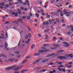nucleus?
Masks as SVG:
<instances>
[{
  "label": "nucleus",
  "mask_w": 73,
  "mask_h": 73,
  "mask_svg": "<svg viewBox=\"0 0 73 73\" xmlns=\"http://www.w3.org/2000/svg\"><path fill=\"white\" fill-rule=\"evenodd\" d=\"M66 9H64L63 10V12H64V15H66V16L68 17L70 16V14H71L72 13V11L69 10V11H70V12H66Z\"/></svg>",
  "instance_id": "obj_1"
},
{
  "label": "nucleus",
  "mask_w": 73,
  "mask_h": 73,
  "mask_svg": "<svg viewBox=\"0 0 73 73\" xmlns=\"http://www.w3.org/2000/svg\"><path fill=\"white\" fill-rule=\"evenodd\" d=\"M69 57V54H67L65 55V56H59L58 57V58L60 60H64V59H67V58H68ZM66 57L67 58H66Z\"/></svg>",
  "instance_id": "obj_2"
},
{
  "label": "nucleus",
  "mask_w": 73,
  "mask_h": 73,
  "mask_svg": "<svg viewBox=\"0 0 73 73\" xmlns=\"http://www.w3.org/2000/svg\"><path fill=\"white\" fill-rule=\"evenodd\" d=\"M17 67V65H15L14 66H13L12 67H10L8 68H5V70H12V69H15V68H16Z\"/></svg>",
  "instance_id": "obj_3"
},
{
  "label": "nucleus",
  "mask_w": 73,
  "mask_h": 73,
  "mask_svg": "<svg viewBox=\"0 0 73 73\" xmlns=\"http://www.w3.org/2000/svg\"><path fill=\"white\" fill-rule=\"evenodd\" d=\"M48 51H49V50H39L38 51V53H43V52H48Z\"/></svg>",
  "instance_id": "obj_4"
},
{
  "label": "nucleus",
  "mask_w": 73,
  "mask_h": 73,
  "mask_svg": "<svg viewBox=\"0 0 73 73\" xmlns=\"http://www.w3.org/2000/svg\"><path fill=\"white\" fill-rule=\"evenodd\" d=\"M42 60V58H39L36 61H35V62L36 63H37V62H40V61Z\"/></svg>",
  "instance_id": "obj_5"
},
{
  "label": "nucleus",
  "mask_w": 73,
  "mask_h": 73,
  "mask_svg": "<svg viewBox=\"0 0 73 73\" xmlns=\"http://www.w3.org/2000/svg\"><path fill=\"white\" fill-rule=\"evenodd\" d=\"M54 54H55V53L49 54L46 56V57H50L51 56H53L54 55Z\"/></svg>",
  "instance_id": "obj_6"
},
{
  "label": "nucleus",
  "mask_w": 73,
  "mask_h": 73,
  "mask_svg": "<svg viewBox=\"0 0 73 73\" xmlns=\"http://www.w3.org/2000/svg\"><path fill=\"white\" fill-rule=\"evenodd\" d=\"M48 61H49V59H46L43 60L42 61V63L46 62H48Z\"/></svg>",
  "instance_id": "obj_7"
},
{
  "label": "nucleus",
  "mask_w": 73,
  "mask_h": 73,
  "mask_svg": "<svg viewBox=\"0 0 73 73\" xmlns=\"http://www.w3.org/2000/svg\"><path fill=\"white\" fill-rule=\"evenodd\" d=\"M5 49H6V48H7V47L8 46V43H7V42H5Z\"/></svg>",
  "instance_id": "obj_8"
},
{
  "label": "nucleus",
  "mask_w": 73,
  "mask_h": 73,
  "mask_svg": "<svg viewBox=\"0 0 73 73\" xmlns=\"http://www.w3.org/2000/svg\"><path fill=\"white\" fill-rule=\"evenodd\" d=\"M18 21L20 22V23H22V24H23L24 23L23 22V19H18Z\"/></svg>",
  "instance_id": "obj_9"
},
{
  "label": "nucleus",
  "mask_w": 73,
  "mask_h": 73,
  "mask_svg": "<svg viewBox=\"0 0 73 73\" xmlns=\"http://www.w3.org/2000/svg\"><path fill=\"white\" fill-rule=\"evenodd\" d=\"M27 59H25V60H23V61L22 62V64H25V62H26L27 61Z\"/></svg>",
  "instance_id": "obj_10"
},
{
  "label": "nucleus",
  "mask_w": 73,
  "mask_h": 73,
  "mask_svg": "<svg viewBox=\"0 0 73 73\" xmlns=\"http://www.w3.org/2000/svg\"><path fill=\"white\" fill-rule=\"evenodd\" d=\"M64 52V50H59L57 51V53H62V52Z\"/></svg>",
  "instance_id": "obj_11"
},
{
  "label": "nucleus",
  "mask_w": 73,
  "mask_h": 73,
  "mask_svg": "<svg viewBox=\"0 0 73 73\" xmlns=\"http://www.w3.org/2000/svg\"><path fill=\"white\" fill-rule=\"evenodd\" d=\"M53 46L56 47H60V45H57V44H54L53 45Z\"/></svg>",
  "instance_id": "obj_12"
},
{
  "label": "nucleus",
  "mask_w": 73,
  "mask_h": 73,
  "mask_svg": "<svg viewBox=\"0 0 73 73\" xmlns=\"http://www.w3.org/2000/svg\"><path fill=\"white\" fill-rule=\"evenodd\" d=\"M15 60V58H11V59H9V61H11V62L13 61H14V60Z\"/></svg>",
  "instance_id": "obj_13"
},
{
  "label": "nucleus",
  "mask_w": 73,
  "mask_h": 73,
  "mask_svg": "<svg viewBox=\"0 0 73 73\" xmlns=\"http://www.w3.org/2000/svg\"><path fill=\"white\" fill-rule=\"evenodd\" d=\"M40 54V53H36L34 55L35 56H39Z\"/></svg>",
  "instance_id": "obj_14"
},
{
  "label": "nucleus",
  "mask_w": 73,
  "mask_h": 73,
  "mask_svg": "<svg viewBox=\"0 0 73 73\" xmlns=\"http://www.w3.org/2000/svg\"><path fill=\"white\" fill-rule=\"evenodd\" d=\"M35 46V45L34 44H32L31 45V48L32 49H33V47Z\"/></svg>",
  "instance_id": "obj_15"
},
{
  "label": "nucleus",
  "mask_w": 73,
  "mask_h": 73,
  "mask_svg": "<svg viewBox=\"0 0 73 73\" xmlns=\"http://www.w3.org/2000/svg\"><path fill=\"white\" fill-rule=\"evenodd\" d=\"M1 56H2V57H7V56H5V55L3 54H1Z\"/></svg>",
  "instance_id": "obj_16"
},
{
  "label": "nucleus",
  "mask_w": 73,
  "mask_h": 73,
  "mask_svg": "<svg viewBox=\"0 0 73 73\" xmlns=\"http://www.w3.org/2000/svg\"><path fill=\"white\" fill-rule=\"evenodd\" d=\"M57 12H58V13H59V12H60V13H62V11H61V10L60 9H59L57 11Z\"/></svg>",
  "instance_id": "obj_17"
},
{
  "label": "nucleus",
  "mask_w": 73,
  "mask_h": 73,
  "mask_svg": "<svg viewBox=\"0 0 73 73\" xmlns=\"http://www.w3.org/2000/svg\"><path fill=\"white\" fill-rule=\"evenodd\" d=\"M19 69V67H17L15 69H14V70H15V71H17V70H18Z\"/></svg>",
  "instance_id": "obj_18"
},
{
  "label": "nucleus",
  "mask_w": 73,
  "mask_h": 73,
  "mask_svg": "<svg viewBox=\"0 0 73 73\" xmlns=\"http://www.w3.org/2000/svg\"><path fill=\"white\" fill-rule=\"evenodd\" d=\"M0 5H2V6H4L5 5V4L4 3H0Z\"/></svg>",
  "instance_id": "obj_19"
},
{
  "label": "nucleus",
  "mask_w": 73,
  "mask_h": 73,
  "mask_svg": "<svg viewBox=\"0 0 73 73\" xmlns=\"http://www.w3.org/2000/svg\"><path fill=\"white\" fill-rule=\"evenodd\" d=\"M58 67L59 68H63L64 67V65L61 64L60 65V66H58Z\"/></svg>",
  "instance_id": "obj_20"
},
{
  "label": "nucleus",
  "mask_w": 73,
  "mask_h": 73,
  "mask_svg": "<svg viewBox=\"0 0 73 73\" xmlns=\"http://www.w3.org/2000/svg\"><path fill=\"white\" fill-rule=\"evenodd\" d=\"M57 69L58 70H59L60 72L62 71V69L60 68H57Z\"/></svg>",
  "instance_id": "obj_21"
},
{
  "label": "nucleus",
  "mask_w": 73,
  "mask_h": 73,
  "mask_svg": "<svg viewBox=\"0 0 73 73\" xmlns=\"http://www.w3.org/2000/svg\"><path fill=\"white\" fill-rule=\"evenodd\" d=\"M49 32V30L48 29H46L44 31V32L45 33H46V32Z\"/></svg>",
  "instance_id": "obj_22"
},
{
  "label": "nucleus",
  "mask_w": 73,
  "mask_h": 73,
  "mask_svg": "<svg viewBox=\"0 0 73 73\" xmlns=\"http://www.w3.org/2000/svg\"><path fill=\"white\" fill-rule=\"evenodd\" d=\"M31 57V56H27L26 57L25 59H28V58H30Z\"/></svg>",
  "instance_id": "obj_23"
},
{
  "label": "nucleus",
  "mask_w": 73,
  "mask_h": 73,
  "mask_svg": "<svg viewBox=\"0 0 73 73\" xmlns=\"http://www.w3.org/2000/svg\"><path fill=\"white\" fill-rule=\"evenodd\" d=\"M63 44H65V45H68V44H69L67 42H63Z\"/></svg>",
  "instance_id": "obj_24"
},
{
  "label": "nucleus",
  "mask_w": 73,
  "mask_h": 73,
  "mask_svg": "<svg viewBox=\"0 0 73 73\" xmlns=\"http://www.w3.org/2000/svg\"><path fill=\"white\" fill-rule=\"evenodd\" d=\"M23 67H24V65H22L20 66L19 67V69H21V68H23Z\"/></svg>",
  "instance_id": "obj_25"
},
{
  "label": "nucleus",
  "mask_w": 73,
  "mask_h": 73,
  "mask_svg": "<svg viewBox=\"0 0 73 73\" xmlns=\"http://www.w3.org/2000/svg\"><path fill=\"white\" fill-rule=\"evenodd\" d=\"M72 66L71 65H68L67 66V68H72Z\"/></svg>",
  "instance_id": "obj_26"
},
{
  "label": "nucleus",
  "mask_w": 73,
  "mask_h": 73,
  "mask_svg": "<svg viewBox=\"0 0 73 73\" xmlns=\"http://www.w3.org/2000/svg\"><path fill=\"white\" fill-rule=\"evenodd\" d=\"M14 53L18 54H19V52L18 51H15L14 52Z\"/></svg>",
  "instance_id": "obj_27"
},
{
  "label": "nucleus",
  "mask_w": 73,
  "mask_h": 73,
  "mask_svg": "<svg viewBox=\"0 0 73 73\" xmlns=\"http://www.w3.org/2000/svg\"><path fill=\"white\" fill-rule=\"evenodd\" d=\"M35 15L37 17H38L40 16V15L37 13H36Z\"/></svg>",
  "instance_id": "obj_28"
},
{
  "label": "nucleus",
  "mask_w": 73,
  "mask_h": 73,
  "mask_svg": "<svg viewBox=\"0 0 73 73\" xmlns=\"http://www.w3.org/2000/svg\"><path fill=\"white\" fill-rule=\"evenodd\" d=\"M44 46H49V45L47 44H44L43 45Z\"/></svg>",
  "instance_id": "obj_29"
},
{
  "label": "nucleus",
  "mask_w": 73,
  "mask_h": 73,
  "mask_svg": "<svg viewBox=\"0 0 73 73\" xmlns=\"http://www.w3.org/2000/svg\"><path fill=\"white\" fill-rule=\"evenodd\" d=\"M69 57H73V54H69Z\"/></svg>",
  "instance_id": "obj_30"
},
{
  "label": "nucleus",
  "mask_w": 73,
  "mask_h": 73,
  "mask_svg": "<svg viewBox=\"0 0 73 73\" xmlns=\"http://www.w3.org/2000/svg\"><path fill=\"white\" fill-rule=\"evenodd\" d=\"M29 15L31 16V17H32L33 16V15L31 13H30L29 14Z\"/></svg>",
  "instance_id": "obj_31"
},
{
  "label": "nucleus",
  "mask_w": 73,
  "mask_h": 73,
  "mask_svg": "<svg viewBox=\"0 0 73 73\" xmlns=\"http://www.w3.org/2000/svg\"><path fill=\"white\" fill-rule=\"evenodd\" d=\"M14 15L15 16H18V13L17 12H16Z\"/></svg>",
  "instance_id": "obj_32"
},
{
  "label": "nucleus",
  "mask_w": 73,
  "mask_h": 73,
  "mask_svg": "<svg viewBox=\"0 0 73 73\" xmlns=\"http://www.w3.org/2000/svg\"><path fill=\"white\" fill-rule=\"evenodd\" d=\"M30 19H31V16H28L27 17V19H28V20H29Z\"/></svg>",
  "instance_id": "obj_33"
},
{
  "label": "nucleus",
  "mask_w": 73,
  "mask_h": 73,
  "mask_svg": "<svg viewBox=\"0 0 73 73\" xmlns=\"http://www.w3.org/2000/svg\"><path fill=\"white\" fill-rule=\"evenodd\" d=\"M56 21H57V23H60V20L58 19H56Z\"/></svg>",
  "instance_id": "obj_34"
},
{
  "label": "nucleus",
  "mask_w": 73,
  "mask_h": 73,
  "mask_svg": "<svg viewBox=\"0 0 73 73\" xmlns=\"http://www.w3.org/2000/svg\"><path fill=\"white\" fill-rule=\"evenodd\" d=\"M60 16H61L62 17L64 16V14L62 13H61Z\"/></svg>",
  "instance_id": "obj_35"
},
{
  "label": "nucleus",
  "mask_w": 73,
  "mask_h": 73,
  "mask_svg": "<svg viewBox=\"0 0 73 73\" xmlns=\"http://www.w3.org/2000/svg\"><path fill=\"white\" fill-rule=\"evenodd\" d=\"M25 39H28V35H27L25 37Z\"/></svg>",
  "instance_id": "obj_36"
},
{
  "label": "nucleus",
  "mask_w": 73,
  "mask_h": 73,
  "mask_svg": "<svg viewBox=\"0 0 73 73\" xmlns=\"http://www.w3.org/2000/svg\"><path fill=\"white\" fill-rule=\"evenodd\" d=\"M62 64V62H59L58 63V65H59L60 64Z\"/></svg>",
  "instance_id": "obj_37"
},
{
  "label": "nucleus",
  "mask_w": 73,
  "mask_h": 73,
  "mask_svg": "<svg viewBox=\"0 0 73 73\" xmlns=\"http://www.w3.org/2000/svg\"><path fill=\"white\" fill-rule=\"evenodd\" d=\"M57 49V47H54L52 48H51V49L52 50H54V49Z\"/></svg>",
  "instance_id": "obj_38"
},
{
  "label": "nucleus",
  "mask_w": 73,
  "mask_h": 73,
  "mask_svg": "<svg viewBox=\"0 0 73 73\" xmlns=\"http://www.w3.org/2000/svg\"><path fill=\"white\" fill-rule=\"evenodd\" d=\"M68 64H70V65H72V62H69L68 63Z\"/></svg>",
  "instance_id": "obj_39"
},
{
  "label": "nucleus",
  "mask_w": 73,
  "mask_h": 73,
  "mask_svg": "<svg viewBox=\"0 0 73 73\" xmlns=\"http://www.w3.org/2000/svg\"><path fill=\"white\" fill-rule=\"evenodd\" d=\"M62 70L63 72H65V68H62Z\"/></svg>",
  "instance_id": "obj_40"
},
{
  "label": "nucleus",
  "mask_w": 73,
  "mask_h": 73,
  "mask_svg": "<svg viewBox=\"0 0 73 73\" xmlns=\"http://www.w3.org/2000/svg\"><path fill=\"white\" fill-rule=\"evenodd\" d=\"M24 69H23L21 71V73H24Z\"/></svg>",
  "instance_id": "obj_41"
},
{
  "label": "nucleus",
  "mask_w": 73,
  "mask_h": 73,
  "mask_svg": "<svg viewBox=\"0 0 73 73\" xmlns=\"http://www.w3.org/2000/svg\"><path fill=\"white\" fill-rule=\"evenodd\" d=\"M22 17V19H26V17L25 16H23Z\"/></svg>",
  "instance_id": "obj_42"
},
{
  "label": "nucleus",
  "mask_w": 73,
  "mask_h": 73,
  "mask_svg": "<svg viewBox=\"0 0 73 73\" xmlns=\"http://www.w3.org/2000/svg\"><path fill=\"white\" fill-rule=\"evenodd\" d=\"M47 18H49L50 17V15H47L46 16Z\"/></svg>",
  "instance_id": "obj_43"
},
{
  "label": "nucleus",
  "mask_w": 73,
  "mask_h": 73,
  "mask_svg": "<svg viewBox=\"0 0 73 73\" xmlns=\"http://www.w3.org/2000/svg\"><path fill=\"white\" fill-rule=\"evenodd\" d=\"M21 41V40H20L19 41V42L18 43V46H20V42Z\"/></svg>",
  "instance_id": "obj_44"
},
{
  "label": "nucleus",
  "mask_w": 73,
  "mask_h": 73,
  "mask_svg": "<svg viewBox=\"0 0 73 73\" xmlns=\"http://www.w3.org/2000/svg\"><path fill=\"white\" fill-rule=\"evenodd\" d=\"M6 38H8V34H7V32L6 33Z\"/></svg>",
  "instance_id": "obj_45"
},
{
  "label": "nucleus",
  "mask_w": 73,
  "mask_h": 73,
  "mask_svg": "<svg viewBox=\"0 0 73 73\" xmlns=\"http://www.w3.org/2000/svg\"><path fill=\"white\" fill-rule=\"evenodd\" d=\"M69 45H70V44H68V45H67L66 46L65 45H64V46H65V47H67L68 46H69Z\"/></svg>",
  "instance_id": "obj_46"
},
{
  "label": "nucleus",
  "mask_w": 73,
  "mask_h": 73,
  "mask_svg": "<svg viewBox=\"0 0 73 73\" xmlns=\"http://www.w3.org/2000/svg\"><path fill=\"white\" fill-rule=\"evenodd\" d=\"M8 23H9V22H8V21H6V22H5L4 24H8Z\"/></svg>",
  "instance_id": "obj_47"
},
{
  "label": "nucleus",
  "mask_w": 73,
  "mask_h": 73,
  "mask_svg": "<svg viewBox=\"0 0 73 73\" xmlns=\"http://www.w3.org/2000/svg\"><path fill=\"white\" fill-rule=\"evenodd\" d=\"M53 40H55V39H56V36H54L53 38Z\"/></svg>",
  "instance_id": "obj_48"
},
{
  "label": "nucleus",
  "mask_w": 73,
  "mask_h": 73,
  "mask_svg": "<svg viewBox=\"0 0 73 73\" xmlns=\"http://www.w3.org/2000/svg\"><path fill=\"white\" fill-rule=\"evenodd\" d=\"M24 10H25V11H27V10H28V9L27 8H25L24 9Z\"/></svg>",
  "instance_id": "obj_49"
},
{
  "label": "nucleus",
  "mask_w": 73,
  "mask_h": 73,
  "mask_svg": "<svg viewBox=\"0 0 73 73\" xmlns=\"http://www.w3.org/2000/svg\"><path fill=\"white\" fill-rule=\"evenodd\" d=\"M28 28L30 32H32V30H31V28H29V27H28Z\"/></svg>",
  "instance_id": "obj_50"
},
{
  "label": "nucleus",
  "mask_w": 73,
  "mask_h": 73,
  "mask_svg": "<svg viewBox=\"0 0 73 73\" xmlns=\"http://www.w3.org/2000/svg\"><path fill=\"white\" fill-rule=\"evenodd\" d=\"M16 57L17 58H20V55H17L16 56Z\"/></svg>",
  "instance_id": "obj_51"
},
{
  "label": "nucleus",
  "mask_w": 73,
  "mask_h": 73,
  "mask_svg": "<svg viewBox=\"0 0 73 73\" xmlns=\"http://www.w3.org/2000/svg\"><path fill=\"white\" fill-rule=\"evenodd\" d=\"M20 9H22V10H24V7H21L20 8Z\"/></svg>",
  "instance_id": "obj_52"
},
{
  "label": "nucleus",
  "mask_w": 73,
  "mask_h": 73,
  "mask_svg": "<svg viewBox=\"0 0 73 73\" xmlns=\"http://www.w3.org/2000/svg\"><path fill=\"white\" fill-rule=\"evenodd\" d=\"M28 70H27V69H26V70H24V72H28Z\"/></svg>",
  "instance_id": "obj_53"
},
{
  "label": "nucleus",
  "mask_w": 73,
  "mask_h": 73,
  "mask_svg": "<svg viewBox=\"0 0 73 73\" xmlns=\"http://www.w3.org/2000/svg\"><path fill=\"white\" fill-rule=\"evenodd\" d=\"M38 36L39 37H41V34H38Z\"/></svg>",
  "instance_id": "obj_54"
},
{
  "label": "nucleus",
  "mask_w": 73,
  "mask_h": 73,
  "mask_svg": "<svg viewBox=\"0 0 73 73\" xmlns=\"http://www.w3.org/2000/svg\"><path fill=\"white\" fill-rule=\"evenodd\" d=\"M26 3H29V1H28V0H26Z\"/></svg>",
  "instance_id": "obj_55"
},
{
  "label": "nucleus",
  "mask_w": 73,
  "mask_h": 73,
  "mask_svg": "<svg viewBox=\"0 0 73 73\" xmlns=\"http://www.w3.org/2000/svg\"><path fill=\"white\" fill-rule=\"evenodd\" d=\"M29 37H31V34L30 33L29 34Z\"/></svg>",
  "instance_id": "obj_56"
},
{
  "label": "nucleus",
  "mask_w": 73,
  "mask_h": 73,
  "mask_svg": "<svg viewBox=\"0 0 73 73\" xmlns=\"http://www.w3.org/2000/svg\"><path fill=\"white\" fill-rule=\"evenodd\" d=\"M60 40H63L64 39V38L62 37H60Z\"/></svg>",
  "instance_id": "obj_57"
},
{
  "label": "nucleus",
  "mask_w": 73,
  "mask_h": 73,
  "mask_svg": "<svg viewBox=\"0 0 73 73\" xmlns=\"http://www.w3.org/2000/svg\"><path fill=\"white\" fill-rule=\"evenodd\" d=\"M54 14L55 15H58V13L56 12L54 13Z\"/></svg>",
  "instance_id": "obj_58"
},
{
  "label": "nucleus",
  "mask_w": 73,
  "mask_h": 73,
  "mask_svg": "<svg viewBox=\"0 0 73 73\" xmlns=\"http://www.w3.org/2000/svg\"><path fill=\"white\" fill-rule=\"evenodd\" d=\"M15 13L14 12H13L12 13V14H12V15H15Z\"/></svg>",
  "instance_id": "obj_59"
},
{
  "label": "nucleus",
  "mask_w": 73,
  "mask_h": 73,
  "mask_svg": "<svg viewBox=\"0 0 73 73\" xmlns=\"http://www.w3.org/2000/svg\"><path fill=\"white\" fill-rule=\"evenodd\" d=\"M52 72L53 73H56V70H53Z\"/></svg>",
  "instance_id": "obj_60"
},
{
  "label": "nucleus",
  "mask_w": 73,
  "mask_h": 73,
  "mask_svg": "<svg viewBox=\"0 0 73 73\" xmlns=\"http://www.w3.org/2000/svg\"><path fill=\"white\" fill-rule=\"evenodd\" d=\"M11 56L13 57L15 56V55L14 54H11Z\"/></svg>",
  "instance_id": "obj_61"
},
{
  "label": "nucleus",
  "mask_w": 73,
  "mask_h": 73,
  "mask_svg": "<svg viewBox=\"0 0 73 73\" xmlns=\"http://www.w3.org/2000/svg\"><path fill=\"white\" fill-rule=\"evenodd\" d=\"M9 5H12V3H9Z\"/></svg>",
  "instance_id": "obj_62"
},
{
  "label": "nucleus",
  "mask_w": 73,
  "mask_h": 73,
  "mask_svg": "<svg viewBox=\"0 0 73 73\" xmlns=\"http://www.w3.org/2000/svg\"><path fill=\"white\" fill-rule=\"evenodd\" d=\"M33 69L34 70H37V67H36V68H34Z\"/></svg>",
  "instance_id": "obj_63"
},
{
  "label": "nucleus",
  "mask_w": 73,
  "mask_h": 73,
  "mask_svg": "<svg viewBox=\"0 0 73 73\" xmlns=\"http://www.w3.org/2000/svg\"><path fill=\"white\" fill-rule=\"evenodd\" d=\"M20 71H19L18 72H15L14 73H20Z\"/></svg>",
  "instance_id": "obj_64"
}]
</instances>
